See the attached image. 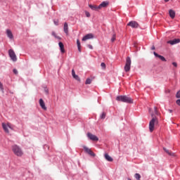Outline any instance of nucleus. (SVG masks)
<instances>
[{"label":"nucleus","mask_w":180,"mask_h":180,"mask_svg":"<svg viewBox=\"0 0 180 180\" xmlns=\"http://www.w3.org/2000/svg\"><path fill=\"white\" fill-rule=\"evenodd\" d=\"M149 113L152 117L149 122V131L150 133H153L155 127L158 126V118L157 116H159L160 112L158 111V108H157V107H154L153 111L151 108H149Z\"/></svg>","instance_id":"nucleus-1"},{"label":"nucleus","mask_w":180,"mask_h":180,"mask_svg":"<svg viewBox=\"0 0 180 180\" xmlns=\"http://www.w3.org/2000/svg\"><path fill=\"white\" fill-rule=\"evenodd\" d=\"M116 101H118V102H124L125 103H133L132 98L127 96H118L116 98Z\"/></svg>","instance_id":"nucleus-2"},{"label":"nucleus","mask_w":180,"mask_h":180,"mask_svg":"<svg viewBox=\"0 0 180 180\" xmlns=\"http://www.w3.org/2000/svg\"><path fill=\"white\" fill-rule=\"evenodd\" d=\"M12 150L17 157H22V155H23V151H22V149L17 145L13 146Z\"/></svg>","instance_id":"nucleus-3"},{"label":"nucleus","mask_w":180,"mask_h":180,"mask_svg":"<svg viewBox=\"0 0 180 180\" xmlns=\"http://www.w3.org/2000/svg\"><path fill=\"white\" fill-rule=\"evenodd\" d=\"M131 67V58H130V57L128 56L126 58V63L124 68L125 72H129V71H130Z\"/></svg>","instance_id":"nucleus-4"},{"label":"nucleus","mask_w":180,"mask_h":180,"mask_svg":"<svg viewBox=\"0 0 180 180\" xmlns=\"http://www.w3.org/2000/svg\"><path fill=\"white\" fill-rule=\"evenodd\" d=\"M8 54H9L10 58H11L12 61H18V58L16 57V53H15V51L13 49H10L8 51Z\"/></svg>","instance_id":"nucleus-5"},{"label":"nucleus","mask_w":180,"mask_h":180,"mask_svg":"<svg viewBox=\"0 0 180 180\" xmlns=\"http://www.w3.org/2000/svg\"><path fill=\"white\" fill-rule=\"evenodd\" d=\"M87 137H89V139L90 140H92V141H99V138H98V136L92 134L91 132L87 133Z\"/></svg>","instance_id":"nucleus-6"},{"label":"nucleus","mask_w":180,"mask_h":180,"mask_svg":"<svg viewBox=\"0 0 180 180\" xmlns=\"http://www.w3.org/2000/svg\"><path fill=\"white\" fill-rule=\"evenodd\" d=\"M85 153H86L87 154H89V155H91V157H95L96 155L92 151V150L89 149L88 147L86 146H84L83 147Z\"/></svg>","instance_id":"nucleus-7"},{"label":"nucleus","mask_w":180,"mask_h":180,"mask_svg":"<svg viewBox=\"0 0 180 180\" xmlns=\"http://www.w3.org/2000/svg\"><path fill=\"white\" fill-rule=\"evenodd\" d=\"M127 26H130L131 27H133L134 29H137L139 27V22L136 21H131L127 24Z\"/></svg>","instance_id":"nucleus-8"},{"label":"nucleus","mask_w":180,"mask_h":180,"mask_svg":"<svg viewBox=\"0 0 180 180\" xmlns=\"http://www.w3.org/2000/svg\"><path fill=\"white\" fill-rule=\"evenodd\" d=\"M89 39H94V34H87L82 38V41H86V40H89Z\"/></svg>","instance_id":"nucleus-9"},{"label":"nucleus","mask_w":180,"mask_h":180,"mask_svg":"<svg viewBox=\"0 0 180 180\" xmlns=\"http://www.w3.org/2000/svg\"><path fill=\"white\" fill-rule=\"evenodd\" d=\"M168 44H171L172 46H174V44H178V43H180L179 39H174L173 40H170L167 41Z\"/></svg>","instance_id":"nucleus-10"},{"label":"nucleus","mask_w":180,"mask_h":180,"mask_svg":"<svg viewBox=\"0 0 180 180\" xmlns=\"http://www.w3.org/2000/svg\"><path fill=\"white\" fill-rule=\"evenodd\" d=\"M72 77L76 79V81H78L79 82H81V79L79 78V77L78 75H77L75 74V70L74 69L72 70Z\"/></svg>","instance_id":"nucleus-11"},{"label":"nucleus","mask_w":180,"mask_h":180,"mask_svg":"<svg viewBox=\"0 0 180 180\" xmlns=\"http://www.w3.org/2000/svg\"><path fill=\"white\" fill-rule=\"evenodd\" d=\"M109 6L108 1H103L99 6L98 8L101 9V8H107Z\"/></svg>","instance_id":"nucleus-12"},{"label":"nucleus","mask_w":180,"mask_h":180,"mask_svg":"<svg viewBox=\"0 0 180 180\" xmlns=\"http://www.w3.org/2000/svg\"><path fill=\"white\" fill-rule=\"evenodd\" d=\"M39 105L44 110H47V107H46V104L44 103V101L41 98L39 100Z\"/></svg>","instance_id":"nucleus-13"},{"label":"nucleus","mask_w":180,"mask_h":180,"mask_svg":"<svg viewBox=\"0 0 180 180\" xmlns=\"http://www.w3.org/2000/svg\"><path fill=\"white\" fill-rule=\"evenodd\" d=\"M153 54L155 56L158 57V58H160V60H161V61H167V60L165 59V58L164 56L158 55V53H157L156 52H153Z\"/></svg>","instance_id":"nucleus-14"},{"label":"nucleus","mask_w":180,"mask_h":180,"mask_svg":"<svg viewBox=\"0 0 180 180\" xmlns=\"http://www.w3.org/2000/svg\"><path fill=\"white\" fill-rule=\"evenodd\" d=\"M6 34L11 39H13V34H12V31H11V30H6Z\"/></svg>","instance_id":"nucleus-15"},{"label":"nucleus","mask_w":180,"mask_h":180,"mask_svg":"<svg viewBox=\"0 0 180 180\" xmlns=\"http://www.w3.org/2000/svg\"><path fill=\"white\" fill-rule=\"evenodd\" d=\"M2 127H3L4 130L6 131V133H9V130L8 129V127H11V126H9V124L6 125L5 123H3Z\"/></svg>","instance_id":"nucleus-16"},{"label":"nucleus","mask_w":180,"mask_h":180,"mask_svg":"<svg viewBox=\"0 0 180 180\" xmlns=\"http://www.w3.org/2000/svg\"><path fill=\"white\" fill-rule=\"evenodd\" d=\"M104 157H105V160L107 161H109L110 162H112V161H113V158H112V157H110V155H109V154H108V153H105L104 155Z\"/></svg>","instance_id":"nucleus-17"},{"label":"nucleus","mask_w":180,"mask_h":180,"mask_svg":"<svg viewBox=\"0 0 180 180\" xmlns=\"http://www.w3.org/2000/svg\"><path fill=\"white\" fill-rule=\"evenodd\" d=\"M58 44L60 51L63 54V53H65V49H64V44H63V42H59Z\"/></svg>","instance_id":"nucleus-18"},{"label":"nucleus","mask_w":180,"mask_h":180,"mask_svg":"<svg viewBox=\"0 0 180 180\" xmlns=\"http://www.w3.org/2000/svg\"><path fill=\"white\" fill-rule=\"evenodd\" d=\"M163 150L164 151H165V153H167V154H168V155H170V156H174L175 155V153L171 152L169 150L165 148H163Z\"/></svg>","instance_id":"nucleus-19"},{"label":"nucleus","mask_w":180,"mask_h":180,"mask_svg":"<svg viewBox=\"0 0 180 180\" xmlns=\"http://www.w3.org/2000/svg\"><path fill=\"white\" fill-rule=\"evenodd\" d=\"M63 30H64L65 33L67 35H68V24L67 22H65V24H64Z\"/></svg>","instance_id":"nucleus-20"},{"label":"nucleus","mask_w":180,"mask_h":180,"mask_svg":"<svg viewBox=\"0 0 180 180\" xmlns=\"http://www.w3.org/2000/svg\"><path fill=\"white\" fill-rule=\"evenodd\" d=\"M169 16L172 19H174L175 18V11L173 10H169Z\"/></svg>","instance_id":"nucleus-21"},{"label":"nucleus","mask_w":180,"mask_h":180,"mask_svg":"<svg viewBox=\"0 0 180 180\" xmlns=\"http://www.w3.org/2000/svg\"><path fill=\"white\" fill-rule=\"evenodd\" d=\"M89 6L91 9H92V11H98V9H100L99 6H97L89 5Z\"/></svg>","instance_id":"nucleus-22"},{"label":"nucleus","mask_w":180,"mask_h":180,"mask_svg":"<svg viewBox=\"0 0 180 180\" xmlns=\"http://www.w3.org/2000/svg\"><path fill=\"white\" fill-rule=\"evenodd\" d=\"M77 49L79 53H81V42H79V39L77 40Z\"/></svg>","instance_id":"nucleus-23"},{"label":"nucleus","mask_w":180,"mask_h":180,"mask_svg":"<svg viewBox=\"0 0 180 180\" xmlns=\"http://www.w3.org/2000/svg\"><path fill=\"white\" fill-rule=\"evenodd\" d=\"M91 82H92V79H91L90 78H88L86 79L85 84L86 85H89L91 84Z\"/></svg>","instance_id":"nucleus-24"},{"label":"nucleus","mask_w":180,"mask_h":180,"mask_svg":"<svg viewBox=\"0 0 180 180\" xmlns=\"http://www.w3.org/2000/svg\"><path fill=\"white\" fill-rule=\"evenodd\" d=\"M134 177L136 178V179L140 180V179L141 178V176L140 175V174L136 173L135 174Z\"/></svg>","instance_id":"nucleus-25"},{"label":"nucleus","mask_w":180,"mask_h":180,"mask_svg":"<svg viewBox=\"0 0 180 180\" xmlns=\"http://www.w3.org/2000/svg\"><path fill=\"white\" fill-rule=\"evenodd\" d=\"M52 36H53V37H56V39H58L59 40L61 39V37H58V36H57V34H56L55 32H52Z\"/></svg>","instance_id":"nucleus-26"},{"label":"nucleus","mask_w":180,"mask_h":180,"mask_svg":"<svg viewBox=\"0 0 180 180\" xmlns=\"http://www.w3.org/2000/svg\"><path fill=\"white\" fill-rule=\"evenodd\" d=\"M115 40H116V34H112V37L111 38L112 43H113L115 41Z\"/></svg>","instance_id":"nucleus-27"},{"label":"nucleus","mask_w":180,"mask_h":180,"mask_svg":"<svg viewBox=\"0 0 180 180\" xmlns=\"http://www.w3.org/2000/svg\"><path fill=\"white\" fill-rule=\"evenodd\" d=\"M106 117V112H103L100 116V119H105Z\"/></svg>","instance_id":"nucleus-28"},{"label":"nucleus","mask_w":180,"mask_h":180,"mask_svg":"<svg viewBox=\"0 0 180 180\" xmlns=\"http://www.w3.org/2000/svg\"><path fill=\"white\" fill-rule=\"evenodd\" d=\"M0 90L4 94V84L0 82Z\"/></svg>","instance_id":"nucleus-29"},{"label":"nucleus","mask_w":180,"mask_h":180,"mask_svg":"<svg viewBox=\"0 0 180 180\" xmlns=\"http://www.w3.org/2000/svg\"><path fill=\"white\" fill-rule=\"evenodd\" d=\"M101 67L103 70H105L106 68V64H105V63H101Z\"/></svg>","instance_id":"nucleus-30"},{"label":"nucleus","mask_w":180,"mask_h":180,"mask_svg":"<svg viewBox=\"0 0 180 180\" xmlns=\"http://www.w3.org/2000/svg\"><path fill=\"white\" fill-rule=\"evenodd\" d=\"M84 13H85L86 18H91V13H89V12L85 11Z\"/></svg>","instance_id":"nucleus-31"},{"label":"nucleus","mask_w":180,"mask_h":180,"mask_svg":"<svg viewBox=\"0 0 180 180\" xmlns=\"http://www.w3.org/2000/svg\"><path fill=\"white\" fill-rule=\"evenodd\" d=\"M176 98H177L178 99H179V98H180V90L176 92Z\"/></svg>","instance_id":"nucleus-32"},{"label":"nucleus","mask_w":180,"mask_h":180,"mask_svg":"<svg viewBox=\"0 0 180 180\" xmlns=\"http://www.w3.org/2000/svg\"><path fill=\"white\" fill-rule=\"evenodd\" d=\"M58 20H53V23H54V25H56V26H58Z\"/></svg>","instance_id":"nucleus-33"},{"label":"nucleus","mask_w":180,"mask_h":180,"mask_svg":"<svg viewBox=\"0 0 180 180\" xmlns=\"http://www.w3.org/2000/svg\"><path fill=\"white\" fill-rule=\"evenodd\" d=\"M172 65H174L175 68H176L178 67V63H176V62H173Z\"/></svg>","instance_id":"nucleus-34"},{"label":"nucleus","mask_w":180,"mask_h":180,"mask_svg":"<svg viewBox=\"0 0 180 180\" xmlns=\"http://www.w3.org/2000/svg\"><path fill=\"white\" fill-rule=\"evenodd\" d=\"M87 47H88L89 49H90V50H92V49H94V46H92V45H91V44H88V45H87Z\"/></svg>","instance_id":"nucleus-35"},{"label":"nucleus","mask_w":180,"mask_h":180,"mask_svg":"<svg viewBox=\"0 0 180 180\" xmlns=\"http://www.w3.org/2000/svg\"><path fill=\"white\" fill-rule=\"evenodd\" d=\"M176 105L180 106V99L176 100Z\"/></svg>","instance_id":"nucleus-36"},{"label":"nucleus","mask_w":180,"mask_h":180,"mask_svg":"<svg viewBox=\"0 0 180 180\" xmlns=\"http://www.w3.org/2000/svg\"><path fill=\"white\" fill-rule=\"evenodd\" d=\"M13 71L14 74H15V75H18V70L13 69Z\"/></svg>","instance_id":"nucleus-37"},{"label":"nucleus","mask_w":180,"mask_h":180,"mask_svg":"<svg viewBox=\"0 0 180 180\" xmlns=\"http://www.w3.org/2000/svg\"><path fill=\"white\" fill-rule=\"evenodd\" d=\"M169 92H171V90H169V89L166 90L167 94H169Z\"/></svg>","instance_id":"nucleus-38"},{"label":"nucleus","mask_w":180,"mask_h":180,"mask_svg":"<svg viewBox=\"0 0 180 180\" xmlns=\"http://www.w3.org/2000/svg\"><path fill=\"white\" fill-rule=\"evenodd\" d=\"M151 50H155V46H152Z\"/></svg>","instance_id":"nucleus-39"},{"label":"nucleus","mask_w":180,"mask_h":180,"mask_svg":"<svg viewBox=\"0 0 180 180\" xmlns=\"http://www.w3.org/2000/svg\"><path fill=\"white\" fill-rule=\"evenodd\" d=\"M169 113H172V110H169Z\"/></svg>","instance_id":"nucleus-40"},{"label":"nucleus","mask_w":180,"mask_h":180,"mask_svg":"<svg viewBox=\"0 0 180 180\" xmlns=\"http://www.w3.org/2000/svg\"><path fill=\"white\" fill-rule=\"evenodd\" d=\"M165 2H169V0H165Z\"/></svg>","instance_id":"nucleus-41"},{"label":"nucleus","mask_w":180,"mask_h":180,"mask_svg":"<svg viewBox=\"0 0 180 180\" xmlns=\"http://www.w3.org/2000/svg\"><path fill=\"white\" fill-rule=\"evenodd\" d=\"M46 94H49V90H46Z\"/></svg>","instance_id":"nucleus-42"},{"label":"nucleus","mask_w":180,"mask_h":180,"mask_svg":"<svg viewBox=\"0 0 180 180\" xmlns=\"http://www.w3.org/2000/svg\"><path fill=\"white\" fill-rule=\"evenodd\" d=\"M128 180H131L130 179H128Z\"/></svg>","instance_id":"nucleus-43"}]
</instances>
